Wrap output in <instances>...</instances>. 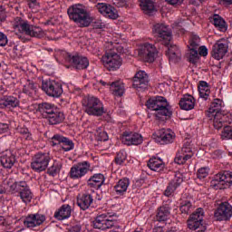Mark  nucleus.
Masks as SVG:
<instances>
[{"label": "nucleus", "mask_w": 232, "mask_h": 232, "mask_svg": "<svg viewBox=\"0 0 232 232\" xmlns=\"http://www.w3.org/2000/svg\"><path fill=\"white\" fill-rule=\"evenodd\" d=\"M152 34L160 43H162L165 46L169 45L172 39L171 29L166 24H155L152 28Z\"/></svg>", "instance_id": "obj_5"}, {"label": "nucleus", "mask_w": 232, "mask_h": 232, "mask_svg": "<svg viewBox=\"0 0 232 232\" xmlns=\"http://www.w3.org/2000/svg\"><path fill=\"white\" fill-rule=\"evenodd\" d=\"M8 44V37L5 33L0 32V46H6Z\"/></svg>", "instance_id": "obj_57"}, {"label": "nucleus", "mask_w": 232, "mask_h": 232, "mask_svg": "<svg viewBox=\"0 0 232 232\" xmlns=\"http://www.w3.org/2000/svg\"><path fill=\"white\" fill-rule=\"evenodd\" d=\"M146 106L149 110L155 111L154 115L158 121H168L173 114L168 100L162 96L149 99Z\"/></svg>", "instance_id": "obj_2"}, {"label": "nucleus", "mask_w": 232, "mask_h": 232, "mask_svg": "<svg viewBox=\"0 0 232 232\" xmlns=\"http://www.w3.org/2000/svg\"><path fill=\"white\" fill-rule=\"evenodd\" d=\"M113 217H116V214L113 212H104L100 214L93 219L92 227L94 229H110V227H113L115 224Z\"/></svg>", "instance_id": "obj_7"}, {"label": "nucleus", "mask_w": 232, "mask_h": 232, "mask_svg": "<svg viewBox=\"0 0 232 232\" xmlns=\"http://www.w3.org/2000/svg\"><path fill=\"white\" fill-rule=\"evenodd\" d=\"M8 131V124L0 123V133H6Z\"/></svg>", "instance_id": "obj_59"}, {"label": "nucleus", "mask_w": 232, "mask_h": 232, "mask_svg": "<svg viewBox=\"0 0 232 232\" xmlns=\"http://www.w3.org/2000/svg\"><path fill=\"white\" fill-rule=\"evenodd\" d=\"M148 168L152 171H162L164 169V161L159 158H151L148 162Z\"/></svg>", "instance_id": "obj_39"}, {"label": "nucleus", "mask_w": 232, "mask_h": 232, "mask_svg": "<svg viewBox=\"0 0 232 232\" xmlns=\"http://www.w3.org/2000/svg\"><path fill=\"white\" fill-rule=\"evenodd\" d=\"M96 8L104 17H108L109 19H118L119 17V12L111 5L99 3L96 5Z\"/></svg>", "instance_id": "obj_20"}, {"label": "nucleus", "mask_w": 232, "mask_h": 232, "mask_svg": "<svg viewBox=\"0 0 232 232\" xmlns=\"http://www.w3.org/2000/svg\"><path fill=\"white\" fill-rule=\"evenodd\" d=\"M149 82L148 73L144 71H139L134 76L132 86L136 90H146Z\"/></svg>", "instance_id": "obj_22"}, {"label": "nucleus", "mask_w": 232, "mask_h": 232, "mask_svg": "<svg viewBox=\"0 0 232 232\" xmlns=\"http://www.w3.org/2000/svg\"><path fill=\"white\" fill-rule=\"evenodd\" d=\"M152 232H164V230L162 229V227H157L153 228Z\"/></svg>", "instance_id": "obj_63"}, {"label": "nucleus", "mask_w": 232, "mask_h": 232, "mask_svg": "<svg viewBox=\"0 0 232 232\" xmlns=\"http://www.w3.org/2000/svg\"><path fill=\"white\" fill-rule=\"evenodd\" d=\"M67 14L71 21L75 22L81 28L88 27L93 21L90 12L86 10V6L81 4H75L70 6L67 10Z\"/></svg>", "instance_id": "obj_3"}, {"label": "nucleus", "mask_w": 232, "mask_h": 232, "mask_svg": "<svg viewBox=\"0 0 232 232\" xmlns=\"http://www.w3.org/2000/svg\"><path fill=\"white\" fill-rule=\"evenodd\" d=\"M51 160L52 158L50 157V154L37 153L33 158V160L31 162V168L32 169H34V171H36L37 173L46 171V169L48 168Z\"/></svg>", "instance_id": "obj_10"}, {"label": "nucleus", "mask_w": 232, "mask_h": 232, "mask_svg": "<svg viewBox=\"0 0 232 232\" xmlns=\"http://www.w3.org/2000/svg\"><path fill=\"white\" fill-rule=\"evenodd\" d=\"M232 184V172L225 171L217 174L210 186L214 189H226Z\"/></svg>", "instance_id": "obj_11"}, {"label": "nucleus", "mask_w": 232, "mask_h": 232, "mask_svg": "<svg viewBox=\"0 0 232 232\" xmlns=\"http://www.w3.org/2000/svg\"><path fill=\"white\" fill-rule=\"evenodd\" d=\"M169 5H177L179 3V0H165Z\"/></svg>", "instance_id": "obj_62"}, {"label": "nucleus", "mask_w": 232, "mask_h": 232, "mask_svg": "<svg viewBox=\"0 0 232 232\" xmlns=\"http://www.w3.org/2000/svg\"><path fill=\"white\" fill-rule=\"evenodd\" d=\"M212 121L214 123V128H216V130H220L222 126H226V123L231 124L232 116L231 114H224L220 112L216 114V117Z\"/></svg>", "instance_id": "obj_24"}, {"label": "nucleus", "mask_w": 232, "mask_h": 232, "mask_svg": "<svg viewBox=\"0 0 232 232\" xmlns=\"http://www.w3.org/2000/svg\"><path fill=\"white\" fill-rule=\"evenodd\" d=\"M202 220H204V209L198 208L188 220V229L196 232H206L207 227L202 225Z\"/></svg>", "instance_id": "obj_9"}, {"label": "nucleus", "mask_w": 232, "mask_h": 232, "mask_svg": "<svg viewBox=\"0 0 232 232\" xmlns=\"http://www.w3.org/2000/svg\"><path fill=\"white\" fill-rule=\"evenodd\" d=\"M212 23L216 28H219L221 32H224L225 30H227V25L226 24V21L222 16L218 14H214L211 18Z\"/></svg>", "instance_id": "obj_43"}, {"label": "nucleus", "mask_w": 232, "mask_h": 232, "mask_svg": "<svg viewBox=\"0 0 232 232\" xmlns=\"http://www.w3.org/2000/svg\"><path fill=\"white\" fill-rule=\"evenodd\" d=\"M179 209L183 215H189L193 211V205L189 200H185L181 203Z\"/></svg>", "instance_id": "obj_48"}, {"label": "nucleus", "mask_w": 232, "mask_h": 232, "mask_svg": "<svg viewBox=\"0 0 232 232\" xmlns=\"http://www.w3.org/2000/svg\"><path fill=\"white\" fill-rule=\"evenodd\" d=\"M226 53H227V44L226 41H218L217 44L213 45L212 57L216 59V61H220V59H224Z\"/></svg>", "instance_id": "obj_23"}, {"label": "nucleus", "mask_w": 232, "mask_h": 232, "mask_svg": "<svg viewBox=\"0 0 232 232\" xmlns=\"http://www.w3.org/2000/svg\"><path fill=\"white\" fill-rule=\"evenodd\" d=\"M72 217V207L68 204L62 205L61 208L54 212L56 220H66Z\"/></svg>", "instance_id": "obj_28"}, {"label": "nucleus", "mask_w": 232, "mask_h": 232, "mask_svg": "<svg viewBox=\"0 0 232 232\" xmlns=\"http://www.w3.org/2000/svg\"><path fill=\"white\" fill-rule=\"evenodd\" d=\"M66 232H81V226L80 225L73 226Z\"/></svg>", "instance_id": "obj_60"}, {"label": "nucleus", "mask_w": 232, "mask_h": 232, "mask_svg": "<svg viewBox=\"0 0 232 232\" xmlns=\"http://www.w3.org/2000/svg\"><path fill=\"white\" fill-rule=\"evenodd\" d=\"M188 59L192 64H197V62L198 61V51L190 48Z\"/></svg>", "instance_id": "obj_51"}, {"label": "nucleus", "mask_w": 232, "mask_h": 232, "mask_svg": "<svg viewBox=\"0 0 232 232\" xmlns=\"http://www.w3.org/2000/svg\"><path fill=\"white\" fill-rule=\"evenodd\" d=\"M3 188L11 195L19 197L24 204H30L34 198V193L24 180L16 181L15 179L9 177L3 181Z\"/></svg>", "instance_id": "obj_1"}, {"label": "nucleus", "mask_w": 232, "mask_h": 232, "mask_svg": "<svg viewBox=\"0 0 232 232\" xmlns=\"http://www.w3.org/2000/svg\"><path fill=\"white\" fill-rule=\"evenodd\" d=\"M127 157L128 154H126V150H120L116 155L115 163L118 164L119 166H122Z\"/></svg>", "instance_id": "obj_49"}, {"label": "nucleus", "mask_w": 232, "mask_h": 232, "mask_svg": "<svg viewBox=\"0 0 232 232\" xmlns=\"http://www.w3.org/2000/svg\"><path fill=\"white\" fill-rule=\"evenodd\" d=\"M102 61L109 72H117L122 66V58L114 51L105 53Z\"/></svg>", "instance_id": "obj_6"}, {"label": "nucleus", "mask_w": 232, "mask_h": 232, "mask_svg": "<svg viewBox=\"0 0 232 232\" xmlns=\"http://www.w3.org/2000/svg\"><path fill=\"white\" fill-rule=\"evenodd\" d=\"M29 25L28 21L22 20L21 17H16L13 23L14 30L20 32V34H26Z\"/></svg>", "instance_id": "obj_37"}, {"label": "nucleus", "mask_w": 232, "mask_h": 232, "mask_svg": "<svg viewBox=\"0 0 232 232\" xmlns=\"http://www.w3.org/2000/svg\"><path fill=\"white\" fill-rule=\"evenodd\" d=\"M105 181L106 178L104 177V174L97 173L92 175L87 180V186H89V188H93L94 189H101Z\"/></svg>", "instance_id": "obj_26"}, {"label": "nucleus", "mask_w": 232, "mask_h": 232, "mask_svg": "<svg viewBox=\"0 0 232 232\" xmlns=\"http://www.w3.org/2000/svg\"><path fill=\"white\" fill-rule=\"evenodd\" d=\"M51 124H61L64 121V113H63L58 108L47 117Z\"/></svg>", "instance_id": "obj_36"}, {"label": "nucleus", "mask_w": 232, "mask_h": 232, "mask_svg": "<svg viewBox=\"0 0 232 232\" xmlns=\"http://www.w3.org/2000/svg\"><path fill=\"white\" fill-rule=\"evenodd\" d=\"M82 106L85 113L92 117H102L106 113L104 103L101 99L95 96H86L82 100Z\"/></svg>", "instance_id": "obj_4"}, {"label": "nucleus", "mask_w": 232, "mask_h": 232, "mask_svg": "<svg viewBox=\"0 0 232 232\" xmlns=\"http://www.w3.org/2000/svg\"><path fill=\"white\" fill-rule=\"evenodd\" d=\"M17 106H19V99L14 96L5 97L0 102L1 110H5V108L12 110V108H17Z\"/></svg>", "instance_id": "obj_34"}, {"label": "nucleus", "mask_w": 232, "mask_h": 232, "mask_svg": "<svg viewBox=\"0 0 232 232\" xmlns=\"http://www.w3.org/2000/svg\"><path fill=\"white\" fill-rule=\"evenodd\" d=\"M128 188H130V179L123 178L115 184L114 193L118 197H124L126 191H128Z\"/></svg>", "instance_id": "obj_27"}, {"label": "nucleus", "mask_w": 232, "mask_h": 232, "mask_svg": "<svg viewBox=\"0 0 232 232\" xmlns=\"http://www.w3.org/2000/svg\"><path fill=\"white\" fill-rule=\"evenodd\" d=\"M46 220V216L41 213L29 214L24 218V226L27 229H35L39 226H43Z\"/></svg>", "instance_id": "obj_14"}, {"label": "nucleus", "mask_w": 232, "mask_h": 232, "mask_svg": "<svg viewBox=\"0 0 232 232\" xmlns=\"http://www.w3.org/2000/svg\"><path fill=\"white\" fill-rule=\"evenodd\" d=\"M198 46H200V37L197 34H192L190 38V48L198 50Z\"/></svg>", "instance_id": "obj_53"}, {"label": "nucleus", "mask_w": 232, "mask_h": 232, "mask_svg": "<svg viewBox=\"0 0 232 232\" xmlns=\"http://www.w3.org/2000/svg\"><path fill=\"white\" fill-rule=\"evenodd\" d=\"M179 106L181 110L189 111L195 108V98L189 94H185L179 101Z\"/></svg>", "instance_id": "obj_33"}, {"label": "nucleus", "mask_w": 232, "mask_h": 232, "mask_svg": "<svg viewBox=\"0 0 232 232\" xmlns=\"http://www.w3.org/2000/svg\"><path fill=\"white\" fill-rule=\"evenodd\" d=\"M95 137L97 140H100L101 142H106L108 140V133L102 129H98L95 133Z\"/></svg>", "instance_id": "obj_50"}, {"label": "nucleus", "mask_w": 232, "mask_h": 232, "mask_svg": "<svg viewBox=\"0 0 232 232\" xmlns=\"http://www.w3.org/2000/svg\"><path fill=\"white\" fill-rule=\"evenodd\" d=\"M0 162L3 168H5L6 169H12V168L15 166V162H17L15 152L10 150L3 151L0 157Z\"/></svg>", "instance_id": "obj_19"}, {"label": "nucleus", "mask_w": 232, "mask_h": 232, "mask_svg": "<svg viewBox=\"0 0 232 232\" xmlns=\"http://www.w3.org/2000/svg\"><path fill=\"white\" fill-rule=\"evenodd\" d=\"M198 90L199 92V96L201 99H207L209 97V93H211V90L209 89V84L207 82L201 81L198 86Z\"/></svg>", "instance_id": "obj_41"}, {"label": "nucleus", "mask_w": 232, "mask_h": 232, "mask_svg": "<svg viewBox=\"0 0 232 232\" xmlns=\"http://www.w3.org/2000/svg\"><path fill=\"white\" fill-rule=\"evenodd\" d=\"M208 175H209V168L208 167H202L197 172V177L198 179H199V180L206 179V177H208Z\"/></svg>", "instance_id": "obj_54"}, {"label": "nucleus", "mask_w": 232, "mask_h": 232, "mask_svg": "<svg viewBox=\"0 0 232 232\" xmlns=\"http://www.w3.org/2000/svg\"><path fill=\"white\" fill-rule=\"evenodd\" d=\"M222 100L216 99L213 101V102L210 104V107L208 108V111H207V117L209 119V121H213L215 117H217L218 113H220V110H222Z\"/></svg>", "instance_id": "obj_29"}, {"label": "nucleus", "mask_w": 232, "mask_h": 232, "mask_svg": "<svg viewBox=\"0 0 232 232\" xmlns=\"http://www.w3.org/2000/svg\"><path fill=\"white\" fill-rule=\"evenodd\" d=\"M94 28H104V23H102L101 20H97L94 22Z\"/></svg>", "instance_id": "obj_61"}, {"label": "nucleus", "mask_w": 232, "mask_h": 232, "mask_svg": "<svg viewBox=\"0 0 232 232\" xmlns=\"http://www.w3.org/2000/svg\"><path fill=\"white\" fill-rule=\"evenodd\" d=\"M24 34L29 35V37H36L37 39H43V37L46 35V31L43 30V28L39 26L29 24Z\"/></svg>", "instance_id": "obj_32"}, {"label": "nucleus", "mask_w": 232, "mask_h": 232, "mask_svg": "<svg viewBox=\"0 0 232 232\" xmlns=\"http://www.w3.org/2000/svg\"><path fill=\"white\" fill-rule=\"evenodd\" d=\"M111 2L118 8H128L130 6L128 0H111Z\"/></svg>", "instance_id": "obj_56"}, {"label": "nucleus", "mask_w": 232, "mask_h": 232, "mask_svg": "<svg viewBox=\"0 0 232 232\" xmlns=\"http://www.w3.org/2000/svg\"><path fill=\"white\" fill-rule=\"evenodd\" d=\"M90 168H92L90 162H79L71 168L69 177L73 180H79V179H82V177L88 174V171H90Z\"/></svg>", "instance_id": "obj_12"}, {"label": "nucleus", "mask_w": 232, "mask_h": 232, "mask_svg": "<svg viewBox=\"0 0 232 232\" xmlns=\"http://www.w3.org/2000/svg\"><path fill=\"white\" fill-rule=\"evenodd\" d=\"M199 55H202L203 57H206L208 55V47L206 46H200L199 47Z\"/></svg>", "instance_id": "obj_58"}, {"label": "nucleus", "mask_w": 232, "mask_h": 232, "mask_svg": "<svg viewBox=\"0 0 232 232\" xmlns=\"http://www.w3.org/2000/svg\"><path fill=\"white\" fill-rule=\"evenodd\" d=\"M140 6L147 15H152V14L157 12V9H155V4L151 0H140Z\"/></svg>", "instance_id": "obj_35"}, {"label": "nucleus", "mask_w": 232, "mask_h": 232, "mask_svg": "<svg viewBox=\"0 0 232 232\" xmlns=\"http://www.w3.org/2000/svg\"><path fill=\"white\" fill-rule=\"evenodd\" d=\"M221 138L223 140H227L232 139V127L225 126L223 131L221 132Z\"/></svg>", "instance_id": "obj_52"}, {"label": "nucleus", "mask_w": 232, "mask_h": 232, "mask_svg": "<svg viewBox=\"0 0 232 232\" xmlns=\"http://www.w3.org/2000/svg\"><path fill=\"white\" fill-rule=\"evenodd\" d=\"M138 55L144 63H154L159 55V51L152 44L144 43L140 46Z\"/></svg>", "instance_id": "obj_8"}, {"label": "nucleus", "mask_w": 232, "mask_h": 232, "mask_svg": "<svg viewBox=\"0 0 232 232\" xmlns=\"http://www.w3.org/2000/svg\"><path fill=\"white\" fill-rule=\"evenodd\" d=\"M63 140H64V136L55 134L52 137L51 144L52 146H61V144H63Z\"/></svg>", "instance_id": "obj_55"}, {"label": "nucleus", "mask_w": 232, "mask_h": 232, "mask_svg": "<svg viewBox=\"0 0 232 232\" xmlns=\"http://www.w3.org/2000/svg\"><path fill=\"white\" fill-rule=\"evenodd\" d=\"M193 150H191V144L189 142H186L179 150H178L176 157L174 159V162L176 164H186L189 159L193 157Z\"/></svg>", "instance_id": "obj_16"}, {"label": "nucleus", "mask_w": 232, "mask_h": 232, "mask_svg": "<svg viewBox=\"0 0 232 232\" xmlns=\"http://www.w3.org/2000/svg\"><path fill=\"white\" fill-rule=\"evenodd\" d=\"M169 59L173 63H179L180 61V49L177 45H171L169 48Z\"/></svg>", "instance_id": "obj_42"}, {"label": "nucleus", "mask_w": 232, "mask_h": 232, "mask_svg": "<svg viewBox=\"0 0 232 232\" xmlns=\"http://www.w3.org/2000/svg\"><path fill=\"white\" fill-rule=\"evenodd\" d=\"M182 177H180V175H176L167 186L164 192L165 197H171L173 193H175V191L180 188V184H182Z\"/></svg>", "instance_id": "obj_25"}, {"label": "nucleus", "mask_w": 232, "mask_h": 232, "mask_svg": "<svg viewBox=\"0 0 232 232\" xmlns=\"http://www.w3.org/2000/svg\"><path fill=\"white\" fill-rule=\"evenodd\" d=\"M111 92L116 97H122L124 95V83L121 81L111 83Z\"/></svg>", "instance_id": "obj_40"}, {"label": "nucleus", "mask_w": 232, "mask_h": 232, "mask_svg": "<svg viewBox=\"0 0 232 232\" xmlns=\"http://www.w3.org/2000/svg\"><path fill=\"white\" fill-rule=\"evenodd\" d=\"M18 133L21 135L24 140H27L28 142H32L34 140L32 132H30V130H28V128H25V127L19 128Z\"/></svg>", "instance_id": "obj_46"}, {"label": "nucleus", "mask_w": 232, "mask_h": 232, "mask_svg": "<svg viewBox=\"0 0 232 232\" xmlns=\"http://www.w3.org/2000/svg\"><path fill=\"white\" fill-rule=\"evenodd\" d=\"M224 3H227V5H232V0H223Z\"/></svg>", "instance_id": "obj_64"}, {"label": "nucleus", "mask_w": 232, "mask_h": 232, "mask_svg": "<svg viewBox=\"0 0 232 232\" xmlns=\"http://www.w3.org/2000/svg\"><path fill=\"white\" fill-rule=\"evenodd\" d=\"M23 92L25 93V95L32 96L37 93V85L32 82H28L25 85H24Z\"/></svg>", "instance_id": "obj_45"}, {"label": "nucleus", "mask_w": 232, "mask_h": 232, "mask_svg": "<svg viewBox=\"0 0 232 232\" xmlns=\"http://www.w3.org/2000/svg\"><path fill=\"white\" fill-rule=\"evenodd\" d=\"M75 145L73 144V141L66 137L63 138L62 144L60 145V148L63 150V151H72Z\"/></svg>", "instance_id": "obj_47"}, {"label": "nucleus", "mask_w": 232, "mask_h": 232, "mask_svg": "<svg viewBox=\"0 0 232 232\" xmlns=\"http://www.w3.org/2000/svg\"><path fill=\"white\" fill-rule=\"evenodd\" d=\"M175 137V132L171 129H160L153 134V139L158 144H171Z\"/></svg>", "instance_id": "obj_13"}, {"label": "nucleus", "mask_w": 232, "mask_h": 232, "mask_svg": "<svg viewBox=\"0 0 232 232\" xmlns=\"http://www.w3.org/2000/svg\"><path fill=\"white\" fill-rule=\"evenodd\" d=\"M61 168H63V164H61V161L53 160L52 166L48 168L47 173L51 177H55L61 172Z\"/></svg>", "instance_id": "obj_44"}, {"label": "nucleus", "mask_w": 232, "mask_h": 232, "mask_svg": "<svg viewBox=\"0 0 232 232\" xmlns=\"http://www.w3.org/2000/svg\"><path fill=\"white\" fill-rule=\"evenodd\" d=\"M92 204H93V196H92V194H83L79 196L77 198V205L82 209V211L90 209Z\"/></svg>", "instance_id": "obj_30"}, {"label": "nucleus", "mask_w": 232, "mask_h": 232, "mask_svg": "<svg viewBox=\"0 0 232 232\" xmlns=\"http://www.w3.org/2000/svg\"><path fill=\"white\" fill-rule=\"evenodd\" d=\"M214 217L220 222L224 220H229L232 217V206L228 202H223L219 205L218 209L214 213Z\"/></svg>", "instance_id": "obj_18"}, {"label": "nucleus", "mask_w": 232, "mask_h": 232, "mask_svg": "<svg viewBox=\"0 0 232 232\" xmlns=\"http://www.w3.org/2000/svg\"><path fill=\"white\" fill-rule=\"evenodd\" d=\"M170 215L171 207H169L168 204H165L159 208L156 218L158 222H166V220L169 218Z\"/></svg>", "instance_id": "obj_31"}, {"label": "nucleus", "mask_w": 232, "mask_h": 232, "mask_svg": "<svg viewBox=\"0 0 232 232\" xmlns=\"http://www.w3.org/2000/svg\"><path fill=\"white\" fill-rule=\"evenodd\" d=\"M42 90L49 95V97H59L63 95V85L52 81H44L42 82Z\"/></svg>", "instance_id": "obj_15"}, {"label": "nucleus", "mask_w": 232, "mask_h": 232, "mask_svg": "<svg viewBox=\"0 0 232 232\" xmlns=\"http://www.w3.org/2000/svg\"><path fill=\"white\" fill-rule=\"evenodd\" d=\"M56 108L57 107L52 103L44 102L39 105L38 110L44 115V117H45V119H48L50 114L53 113Z\"/></svg>", "instance_id": "obj_38"}, {"label": "nucleus", "mask_w": 232, "mask_h": 232, "mask_svg": "<svg viewBox=\"0 0 232 232\" xmlns=\"http://www.w3.org/2000/svg\"><path fill=\"white\" fill-rule=\"evenodd\" d=\"M66 61L76 70H86V68L90 66V61H88V58L80 55L79 53H67Z\"/></svg>", "instance_id": "obj_17"}, {"label": "nucleus", "mask_w": 232, "mask_h": 232, "mask_svg": "<svg viewBox=\"0 0 232 232\" xmlns=\"http://www.w3.org/2000/svg\"><path fill=\"white\" fill-rule=\"evenodd\" d=\"M143 140L142 135L137 132H124L121 138V142L126 146H139Z\"/></svg>", "instance_id": "obj_21"}]
</instances>
